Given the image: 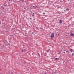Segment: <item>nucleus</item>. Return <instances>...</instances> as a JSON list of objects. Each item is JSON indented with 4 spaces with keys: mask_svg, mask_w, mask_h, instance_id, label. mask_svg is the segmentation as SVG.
I'll return each mask as SVG.
<instances>
[{
    "mask_svg": "<svg viewBox=\"0 0 74 74\" xmlns=\"http://www.w3.org/2000/svg\"><path fill=\"white\" fill-rule=\"evenodd\" d=\"M3 8L4 9V8Z\"/></svg>",
    "mask_w": 74,
    "mask_h": 74,
    "instance_id": "393cba45",
    "label": "nucleus"
},
{
    "mask_svg": "<svg viewBox=\"0 0 74 74\" xmlns=\"http://www.w3.org/2000/svg\"><path fill=\"white\" fill-rule=\"evenodd\" d=\"M62 20H60V23H62Z\"/></svg>",
    "mask_w": 74,
    "mask_h": 74,
    "instance_id": "20e7f679",
    "label": "nucleus"
},
{
    "mask_svg": "<svg viewBox=\"0 0 74 74\" xmlns=\"http://www.w3.org/2000/svg\"><path fill=\"white\" fill-rule=\"evenodd\" d=\"M54 33H51V38H52V37H54L55 36H54Z\"/></svg>",
    "mask_w": 74,
    "mask_h": 74,
    "instance_id": "f257e3e1",
    "label": "nucleus"
},
{
    "mask_svg": "<svg viewBox=\"0 0 74 74\" xmlns=\"http://www.w3.org/2000/svg\"><path fill=\"white\" fill-rule=\"evenodd\" d=\"M58 35H59V34H58Z\"/></svg>",
    "mask_w": 74,
    "mask_h": 74,
    "instance_id": "4be33fe9",
    "label": "nucleus"
},
{
    "mask_svg": "<svg viewBox=\"0 0 74 74\" xmlns=\"http://www.w3.org/2000/svg\"><path fill=\"white\" fill-rule=\"evenodd\" d=\"M35 7H37V6H35Z\"/></svg>",
    "mask_w": 74,
    "mask_h": 74,
    "instance_id": "f8f14e48",
    "label": "nucleus"
},
{
    "mask_svg": "<svg viewBox=\"0 0 74 74\" xmlns=\"http://www.w3.org/2000/svg\"><path fill=\"white\" fill-rule=\"evenodd\" d=\"M2 14V12H0V14Z\"/></svg>",
    "mask_w": 74,
    "mask_h": 74,
    "instance_id": "6e6552de",
    "label": "nucleus"
},
{
    "mask_svg": "<svg viewBox=\"0 0 74 74\" xmlns=\"http://www.w3.org/2000/svg\"><path fill=\"white\" fill-rule=\"evenodd\" d=\"M56 35H57V34H56Z\"/></svg>",
    "mask_w": 74,
    "mask_h": 74,
    "instance_id": "b1692460",
    "label": "nucleus"
},
{
    "mask_svg": "<svg viewBox=\"0 0 74 74\" xmlns=\"http://www.w3.org/2000/svg\"><path fill=\"white\" fill-rule=\"evenodd\" d=\"M43 14H44V15H45V13H43Z\"/></svg>",
    "mask_w": 74,
    "mask_h": 74,
    "instance_id": "9d476101",
    "label": "nucleus"
},
{
    "mask_svg": "<svg viewBox=\"0 0 74 74\" xmlns=\"http://www.w3.org/2000/svg\"><path fill=\"white\" fill-rule=\"evenodd\" d=\"M66 37H67V35H66Z\"/></svg>",
    "mask_w": 74,
    "mask_h": 74,
    "instance_id": "412c9836",
    "label": "nucleus"
},
{
    "mask_svg": "<svg viewBox=\"0 0 74 74\" xmlns=\"http://www.w3.org/2000/svg\"><path fill=\"white\" fill-rule=\"evenodd\" d=\"M66 11H69V9L68 8H67L66 9Z\"/></svg>",
    "mask_w": 74,
    "mask_h": 74,
    "instance_id": "39448f33",
    "label": "nucleus"
},
{
    "mask_svg": "<svg viewBox=\"0 0 74 74\" xmlns=\"http://www.w3.org/2000/svg\"><path fill=\"white\" fill-rule=\"evenodd\" d=\"M70 36H74V34L73 33H71Z\"/></svg>",
    "mask_w": 74,
    "mask_h": 74,
    "instance_id": "f03ea898",
    "label": "nucleus"
},
{
    "mask_svg": "<svg viewBox=\"0 0 74 74\" xmlns=\"http://www.w3.org/2000/svg\"><path fill=\"white\" fill-rule=\"evenodd\" d=\"M54 74H56V73H54Z\"/></svg>",
    "mask_w": 74,
    "mask_h": 74,
    "instance_id": "a211bd4d",
    "label": "nucleus"
},
{
    "mask_svg": "<svg viewBox=\"0 0 74 74\" xmlns=\"http://www.w3.org/2000/svg\"><path fill=\"white\" fill-rule=\"evenodd\" d=\"M9 1H10V0H9Z\"/></svg>",
    "mask_w": 74,
    "mask_h": 74,
    "instance_id": "bb28decb",
    "label": "nucleus"
},
{
    "mask_svg": "<svg viewBox=\"0 0 74 74\" xmlns=\"http://www.w3.org/2000/svg\"><path fill=\"white\" fill-rule=\"evenodd\" d=\"M47 52H48V53L49 52V50H47Z\"/></svg>",
    "mask_w": 74,
    "mask_h": 74,
    "instance_id": "1a4fd4ad",
    "label": "nucleus"
},
{
    "mask_svg": "<svg viewBox=\"0 0 74 74\" xmlns=\"http://www.w3.org/2000/svg\"><path fill=\"white\" fill-rule=\"evenodd\" d=\"M70 51L71 52H73V50L72 49H70Z\"/></svg>",
    "mask_w": 74,
    "mask_h": 74,
    "instance_id": "423d86ee",
    "label": "nucleus"
},
{
    "mask_svg": "<svg viewBox=\"0 0 74 74\" xmlns=\"http://www.w3.org/2000/svg\"><path fill=\"white\" fill-rule=\"evenodd\" d=\"M30 19H32V18H30Z\"/></svg>",
    "mask_w": 74,
    "mask_h": 74,
    "instance_id": "2eb2a0df",
    "label": "nucleus"
},
{
    "mask_svg": "<svg viewBox=\"0 0 74 74\" xmlns=\"http://www.w3.org/2000/svg\"><path fill=\"white\" fill-rule=\"evenodd\" d=\"M34 7V6H33V7Z\"/></svg>",
    "mask_w": 74,
    "mask_h": 74,
    "instance_id": "6ab92c4d",
    "label": "nucleus"
},
{
    "mask_svg": "<svg viewBox=\"0 0 74 74\" xmlns=\"http://www.w3.org/2000/svg\"><path fill=\"white\" fill-rule=\"evenodd\" d=\"M33 14H34V13H33Z\"/></svg>",
    "mask_w": 74,
    "mask_h": 74,
    "instance_id": "a878e982",
    "label": "nucleus"
},
{
    "mask_svg": "<svg viewBox=\"0 0 74 74\" xmlns=\"http://www.w3.org/2000/svg\"><path fill=\"white\" fill-rule=\"evenodd\" d=\"M70 34V33H68V34Z\"/></svg>",
    "mask_w": 74,
    "mask_h": 74,
    "instance_id": "ddd939ff",
    "label": "nucleus"
},
{
    "mask_svg": "<svg viewBox=\"0 0 74 74\" xmlns=\"http://www.w3.org/2000/svg\"><path fill=\"white\" fill-rule=\"evenodd\" d=\"M64 53H66V52H64Z\"/></svg>",
    "mask_w": 74,
    "mask_h": 74,
    "instance_id": "dca6fc26",
    "label": "nucleus"
},
{
    "mask_svg": "<svg viewBox=\"0 0 74 74\" xmlns=\"http://www.w3.org/2000/svg\"><path fill=\"white\" fill-rule=\"evenodd\" d=\"M22 52H23V49H22Z\"/></svg>",
    "mask_w": 74,
    "mask_h": 74,
    "instance_id": "9b49d317",
    "label": "nucleus"
},
{
    "mask_svg": "<svg viewBox=\"0 0 74 74\" xmlns=\"http://www.w3.org/2000/svg\"><path fill=\"white\" fill-rule=\"evenodd\" d=\"M64 51H66V50H64Z\"/></svg>",
    "mask_w": 74,
    "mask_h": 74,
    "instance_id": "aec40b11",
    "label": "nucleus"
},
{
    "mask_svg": "<svg viewBox=\"0 0 74 74\" xmlns=\"http://www.w3.org/2000/svg\"><path fill=\"white\" fill-rule=\"evenodd\" d=\"M68 52V51H66V53H67Z\"/></svg>",
    "mask_w": 74,
    "mask_h": 74,
    "instance_id": "4468645a",
    "label": "nucleus"
},
{
    "mask_svg": "<svg viewBox=\"0 0 74 74\" xmlns=\"http://www.w3.org/2000/svg\"><path fill=\"white\" fill-rule=\"evenodd\" d=\"M54 59L55 60H58L59 59V58H55Z\"/></svg>",
    "mask_w": 74,
    "mask_h": 74,
    "instance_id": "7ed1b4c3",
    "label": "nucleus"
},
{
    "mask_svg": "<svg viewBox=\"0 0 74 74\" xmlns=\"http://www.w3.org/2000/svg\"><path fill=\"white\" fill-rule=\"evenodd\" d=\"M47 71H49L48 70H47Z\"/></svg>",
    "mask_w": 74,
    "mask_h": 74,
    "instance_id": "f3484780",
    "label": "nucleus"
},
{
    "mask_svg": "<svg viewBox=\"0 0 74 74\" xmlns=\"http://www.w3.org/2000/svg\"><path fill=\"white\" fill-rule=\"evenodd\" d=\"M48 41H49V40Z\"/></svg>",
    "mask_w": 74,
    "mask_h": 74,
    "instance_id": "5701e85b",
    "label": "nucleus"
},
{
    "mask_svg": "<svg viewBox=\"0 0 74 74\" xmlns=\"http://www.w3.org/2000/svg\"><path fill=\"white\" fill-rule=\"evenodd\" d=\"M73 55H74V53H73L72 55V56H73Z\"/></svg>",
    "mask_w": 74,
    "mask_h": 74,
    "instance_id": "0eeeda50",
    "label": "nucleus"
},
{
    "mask_svg": "<svg viewBox=\"0 0 74 74\" xmlns=\"http://www.w3.org/2000/svg\"><path fill=\"white\" fill-rule=\"evenodd\" d=\"M33 16H34V15H33Z\"/></svg>",
    "mask_w": 74,
    "mask_h": 74,
    "instance_id": "cd10ccee",
    "label": "nucleus"
}]
</instances>
